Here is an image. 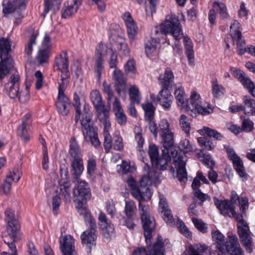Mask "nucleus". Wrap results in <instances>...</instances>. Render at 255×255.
Returning <instances> with one entry per match:
<instances>
[{
	"instance_id": "obj_51",
	"label": "nucleus",
	"mask_w": 255,
	"mask_h": 255,
	"mask_svg": "<svg viewBox=\"0 0 255 255\" xmlns=\"http://www.w3.org/2000/svg\"><path fill=\"white\" fill-rule=\"evenodd\" d=\"M103 91L107 96V101L108 104L110 105L111 102L113 99L114 93L112 89L111 86L106 81H104L102 84Z\"/></svg>"
},
{
	"instance_id": "obj_29",
	"label": "nucleus",
	"mask_w": 255,
	"mask_h": 255,
	"mask_svg": "<svg viewBox=\"0 0 255 255\" xmlns=\"http://www.w3.org/2000/svg\"><path fill=\"white\" fill-rule=\"evenodd\" d=\"M169 152L167 149H163L162 155L155 159V162H152V165L159 170L166 169L168 163L170 161L172 156L171 155H170Z\"/></svg>"
},
{
	"instance_id": "obj_26",
	"label": "nucleus",
	"mask_w": 255,
	"mask_h": 255,
	"mask_svg": "<svg viewBox=\"0 0 255 255\" xmlns=\"http://www.w3.org/2000/svg\"><path fill=\"white\" fill-rule=\"evenodd\" d=\"M55 106L59 113L63 116H67L70 108V100L65 95H58Z\"/></svg>"
},
{
	"instance_id": "obj_62",
	"label": "nucleus",
	"mask_w": 255,
	"mask_h": 255,
	"mask_svg": "<svg viewBox=\"0 0 255 255\" xmlns=\"http://www.w3.org/2000/svg\"><path fill=\"white\" fill-rule=\"evenodd\" d=\"M240 210L241 213L240 214L243 215L244 217V214H246V210L249 208V202L248 199L247 197H241V199L239 201Z\"/></svg>"
},
{
	"instance_id": "obj_27",
	"label": "nucleus",
	"mask_w": 255,
	"mask_h": 255,
	"mask_svg": "<svg viewBox=\"0 0 255 255\" xmlns=\"http://www.w3.org/2000/svg\"><path fill=\"white\" fill-rule=\"evenodd\" d=\"M174 76L173 72L169 68H166L163 74L158 77L159 84L161 89H169L174 83Z\"/></svg>"
},
{
	"instance_id": "obj_23",
	"label": "nucleus",
	"mask_w": 255,
	"mask_h": 255,
	"mask_svg": "<svg viewBox=\"0 0 255 255\" xmlns=\"http://www.w3.org/2000/svg\"><path fill=\"white\" fill-rule=\"evenodd\" d=\"M54 66L57 67V70L62 73L70 72L69 71V60L67 52L63 51L57 55L54 60Z\"/></svg>"
},
{
	"instance_id": "obj_44",
	"label": "nucleus",
	"mask_w": 255,
	"mask_h": 255,
	"mask_svg": "<svg viewBox=\"0 0 255 255\" xmlns=\"http://www.w3.org/2000/svg\"><path fill=\"white\" fill-rule=\"evenodd\" d=\"M174 95L178 106L180 107L182 110H183L185 106L186 105V102L187 100L183 88H179L176 89L174 92Z\"/></svg>"
},
{
	"instance_id": "obj_35",
	"label": "nucleus",
	"mask_w": 255,
	"mask_h": 255,
	"mask_svg": "<svg viewBox=\"0 0 255 255\" xmlns=\"http://www.w3.org/2000/svg\"><path fill=\"white\" fill-rule=\"evenodd\" d=\"M189 255H211L210 249L205 245H196L189 247Z\"/></svg>"
},
{
	"instance_id": "obj_45",
	"label": "nucleus",
	"mask_w": 255,
	"mask_h": 255,
	"mask_svg": "<svg viewBox=\"0 0 255 255\" xmlns=\"http://www.w3.org/2000/svg\"><path fill=\"white\" fill-rule=\"evenodd\" d=\"M225 88L218 84V81L215 80L212 84V93L214 98H220L224 93Z\"/></svg>"
},
{
	"instance_id": "obj_56",
	"label": "nucleus",
	"mask_w": 255,
	"mask_h": 255,
	"mask_svg": "<svg viewBox=\"0 0 255 255\" xmlns=\"http://www.w3.org/2000/svg\"><path fill=\"white\" fill-rule=\"evenodd\" d=\"M202 130H203L208 136L213 137L216 139L221 140L223 138V135L220 133L218 132L217 130L211 129L208 127H203Z\"/></svg>"
},
{
	"instance_id": "obj_1",
	"label": "nucleus",
	"mask_w": 255,
	"mask_h": 255,
	"mask_svg": "<svg viewBox=\"0 0 255 255\" xmlns=\"http://www.w3.org/2000/svg\"><path fill=\"white\" fill-rule=\"evenodd\" d=\"M215 205L218 209L220 213L225 217H233L238 222V233L243 246L247 252L251 253L253 252V239L252 233L248 223L243 219L242 214H238L235 211L234 204L228 200H219L214 197Z\"/></svg>"
},
{
	"instance_id": "obj_24",
	"label": "nucleus",
	"mask_w": 255,
	"mask_h": 255,
	"mask_svg": "<svg viewBox=\"0 0 255 255\" xmlns=\"http://www.w3.org/2000/svg\"><path fill=\"white\" fill-rule=\"evenodd\" d=\"M98 219L100 221L99 226L103 231L104 237L107 239H110L114 231L113 225L108 222L105 214L102 212L100 213Z\"/></svg>"
},
{
	"instance_id": "obj_15",
	"label": "nucleus",
	"mask_w": 255,
	"mask_h": 255,
	"mask_svg": "<svg viewBox=\"0 0 255 255\" xmlns=\"http://www.w3.org/2000/svg\"><path fill=\"white\" fill-rule=\"evenodd\" d=\"M127 183L131 190L132 195L136 199H150L151 194L146 189L140 188L139 185L137 186L136 181L132 177L128 179Z\"/></svg>"
},
{
	"instance_id": "obj_43",
	"label": "nucleus",
	"mask_w": 255,
	"mask_h": 255,
	"mask_svg": "<svg viewBox=\"0 0 255 255\" xmlns=\"http://www.w3.org/2000/svg\"><path fill=\"white\" fill-rule=\"evenodd\" d=\"M71 183L69 181H64L62 184L60 185V191L66 203L71 201Z\"/></svg>"
},
{
	"instance_id": "obj_41",
	"label": "nucleus",
	"mask_w": 255,
	"mask_h": 255,
	"mask_svg": "<svg viewBox=\"0 0 255 255\" xmlns=\"http://www.w3.org/2000/svg\"><path fill=\"white\" fill-rule=\"evenodd\" d=\"M70 77V72L62 73L61 79L58 81V95H65L64 91L69 84V78Z\"/></svg>"
},
{
	"instance_id": "obj_6",
	"label": "nucleus",
	"mask_w": 255,
	"mask_h": 255,
	"mask_svg": "<svg viewBox=\"0 0 255 255\" xmlns=\"http://www.w3.org/2000/svg\"><path fill=\"white\" fill-rule=\"evenodd\" d=\"M74 201L80 215L88 213L86 211L87 201L91 198V189L88 183L80 181L73 189Z\"/></svg>"
},
{
	"instance_id": "obj_42",
	"label": "nucleus",
	"mask_w": 255,
	"mask_h": 255,
	"mask_svg": "<svg viewBox=\"0 0 255 255\" xmlns=\"http://www.w3.org/2000/svg\"><path fill=\"white\" fill-rule=\"evenodd\" d=\"M130 103H136L137 105L140 104L141 96L138 88L135 86H132L128 91Z\"/></svg>"
},
{
	"instance_id": "obj_37",
	"label": "nucleus",
	"mask_w": 255,
	"mask_h": 255,
	"mask_svg": "<svg viewBox=\"0 0 255 255\" xmlns=\"http://www.w3.org/2000/svg\"><path fill=\"white\" fill-rule=\"evenodd\" d=\"M61 2L62 0H44V10L41 15L45 17L50 9H53L54 11L58 10Z\"/></svg>"
},
{
	"instance_id": "obj_39",
	"label": "nucleus",
	"mask_w": 255,
	"mask_h": 255,
	"mask_svg": "<svg viewBox=\"0 0 255 255\" xmlns=\"http://www.w3.org/2000/svg\"><path fill=\"white\" fill-rule=\"evenodd\" d=\"M159 42L154 39H149L144 42L145 53L148 57H152L156 53V48Z\"/></svg>"
},
{
	"instance_id": "obj_63",
	"label": "nucleus",
	"mask_w": 255,
	"mask_h": 255,
	"mask_svg": "<svg viewBox=\"0 0 255 255\" xmlns=\"http://www.w3.org/2000/svg\"><path fill=\"white\" fill-rule=\"evenodd\" d=\"M116 119L118 124L123 126L127 123V116L124 113V110L114 113Z\"/></svg>"
},
{
	"instance_id": "obj_7",
	"label": "nucleus",
	"mask_w": 255,
	"mask_h": 255,
	"mask_svg": "<svg viewBox=\"0 0 255 255\" xmlns=\"http://www.w3.org/2000/svg\"><path fill=\"white\" fill-rule=\"evenodd\" d=\"M159 29L162 34H170L175 40L183 37L181 24L175 15H167L164 21L160 25Z\"/></svg>"
},
{
	"instance_id": "obj_33",
	"label": "nucleus",
	"mask_w": 255,
	"mask_h": 255,
	"mask_svg": "<svg viewBox=\"0 0 255 255\" xmlns=\"http://www.w3.org/2000/svg\"><path fill=\"white\" fill-rule=\"evenodd\" d=\"M24 0H7L3 2V12L9 14L12 12L16 8L23 7L25 4Z\"/></svg>"
},
{
	"instance_id": "obj_19",
	"label": "nucleus",
	"mask_w": 255,
	"mask_h": 255,
	"mask_svg": "<svg viewBox=\"0 0 255 255\" xmlns=\"http://www.w3.org/2000/svg\"><path fill=\"white\" fill-rule=\"evenodd\" d=\"M19 76L18 74H14L10 77L9 82L5 84V88L9 97L12 99H18L19 96Z\"/></svg>"
},
{
	"instance_id": "obj_47",
	"label": "nucleus",
	"mask_w": 255,
	"mask_h": 255,
	"mask_svg": "<svg viewBox=\"0 0 255 255\" xmlns=\"http://www.w3.org/2000/svg\"><path fill=\"white\" fill-rule=\"evenodd\" d=\"M128 37L130 42H132L137 33L138 27L135 22H133L126 25Z\"/></svg>"
},
{
	"instance_id": "obj_17",
	"label": "nucleus",
	"mask_w": 255,
	"mask_h": 255,
	"mask_svg": "<svg viewBox=\"0 0 255 255\" xmlns=\"http://www.w3.org/2000/svg\"><path fill=\"white\" fill-rule=\"evenodd\" d=\"M226 150L230 159L232 161L234 169L241 177L244 178L245 180H247V174L245 172L243 162L240 157L237 155L234 149L231 147H227Z\"/></svg>"
},
{
	"instance_id": "obj_57",
	"label": "nucleus",
	"mask_w": 255,
	"mask_h": 255,
	"mask_svg": "<svg viewBox=\"0 0 255 255\" xmlns=\"http://www.w3.org/2000/svg\"><path fill=\"white\" fill-rule=\"evenodd\" d=\"M179 147L184 154L193 150V145L187 139H184L180 141Z\"/></svg>"
},
{
	"instance_id": "obj_8",
	"label": "nucleus",
	"mask_w": 255,
	"mask_h": 255,
	"mask_svg": "<svg viewBox=\"0 0 255 255\" xmlns=\"http://www.w3.org/2000/svg\"><path fill=\"white\" fill-rule=\"evenodd\" d=\"M84 220L88 229L84 232L81 236L82 243L87 246L89 251L91 246H95L97 235V225L95 219L92 217L89 213L83 214Z\"/></svg>"
},
{
	"instance_id": "obj_58",
	"label": "nucleus",
	"mask_w": 255,
	"mask_h": 255,
	"mask_svg": "<svg viewBox=\"0 0 255 255\" xmlns=\"http://www.w3.org/2000/svg\"><path fill=\"white\" fill-rule=\"evenodd\" d=\"M112 147L114 149L118 151H121L123 149V138L119 134H116L114 135Z\"/></svg>"
},
{
	"instance_id": "obj_16",
	"label": "nucleus",
	"mask_w": 255,
	"mask_h": 255,
	"mask_svg": "<svg viewBox=\"0 0 255 255\" xmlns=\"http://www.w3.org/2000/svg\"><path fill=\"white\" fill-rule=\"evenodd\" d=\"M240 24L236 20L233 21L231 26L230 29L231 31H234V36L236 41L238 47V52L239 54L242 55L247 51V48L245 47V41L242 38V32L240 29Z\"/></svg>"
},
{
	"instance_id": "obj_40",
	"label": "nucleus",
	"mask_w": 255,
	"mask_h": 255,
	"mask_svg": "<svg viewBox=\"0 0 255 255\" xmlns=\"http://www.w3.org/2000/svg\"><path fill=\"white\" fill-rule=\"evenodd\" d=\"M135 202L130 200H125V213L127 218L133 219L136 212Z\"/></svg>"
},
{
	"instance_id": "obj_20",
	"label": "nucleus",
	"mask_w": 255,
	"mask_h": 255,
	"mask_svg": "<svg viewBox=\"0 0 255 255\" xmlns=\"http://www.w3.org/2000/svg\"><path fill=\"white\" fill-rule=\"evenodd\" d=\"M60 249L63 255H75L74 240L71 235H66L60 239Z\"/></svg>"
},
{
	"instance_id": "obj_30",
	"label": "nucleus",
	"mask_w": 255,
	"mask_h": 255,
	"mask_svg": "<svg viewBox=\"0 0 255 255\" xmlns=\"http://www.w3.org/2000/svg\"><path fill=\"white\" fill-rule=\"evenodd\" d=\"M69 154L70 160L82 159L81 149L75 137L69 140Z\"/></svg>"
},
{
	"instance_id": "obj_38",
	"label": "nucleus",
	"mask_w": 255,
	"mask_h": 255,
	"mask_svg": "<svg viewBox=\"0 0 255 255\" xmlns=\"http://www.w3.org/2000/svg\"><path fill=\"white\" fill-rule=\"evenodd\" d=\"M243 103L245 114L249 115H255V100L249 96H246L244 97Z\"/></svg>"
},
{
	"instance_id": "obj_12",
	"label": "nucleus",
	"mask_w": 255,
	"mask_h": 255,
	"mask_svg": "<svg viewBox=\"0 0 255 255\" xmlns=\"http://www.w3.org/2000/svg\"><path fill=\"white\" fill-rule=\"evenodd\" d=\"M107 52H111L108 46L103 43H100L96 49L95 53V72L98 79H100L102 71L104 67V57L107 55Z\"/></svg>"
},
{
	"instance_id": "obj_52",
	"label": "nucleus",
	"mask_w": 255,
	"mask_h": 255,
	"mask_svg": "<svg viewBox=\"0 0 255 255\" xmlns=\"http://www.w3.org/2000/svg\"><path fill=\"white\" fill-rule=\"evenodd\" d=\"M213 7L216 10H218L221 16L223 18H227L229 16L227 12V8L224 3L222 2H214Z\"/></svg>"
},
{
	"instance_id": "obj_61",
	"label": "nucleus",
	"mask_w": 255,
	"mask_h": 255,
	"mask_svg": "<svg viewBox=\"0 0 255 255\" xmlns=\"http://www.w3.org/2000/svg\"><path fill=\"white\" fill-rule=\"evenodd\" d=\"M197 140L200 145L204 148H206L208 150H212L215 147L214 144L204 137H199Z\"/></svg>"
},
{
	"instance_id": "obj_50",
	"label": "nucleus",
	"mask_w": 255,
	"mask_h": 255,
	"mask_svg": "<svg viewBox=\"0 0 255 255\" xmlns=\"http://www.w3.org/2000/svg\"><path fill=\"white\" fill-rule=\"evenodd\" d=\"M233 71L234 76L237 78L243 86L247 85L248 82H250L251 79L245 75L243 71L235 68Z\"/></svg>"
},
{
	"instance_id": "obj_9",
	"label": "nucleus",
	"mask_w": 255,
	"mask_h": 255,
	"mask_svg": "<svg viewBox=\"0 0 255 255\" xmlns=\"http://www.w3.org/2000/svg\"><path fill=\"white\" fill-rule=\"evenodd\" d=\"M186 105L183 110L190 112V115L192 117L193 114L196 115V112L203 115H208L213 112L210 107L206 108L203 106L200 95L195 92L192 93L190 99L187 100Z\"/></svg>"
},
{
	"instance_id": "obj_55",
	"label": "nucleus",
	"mask_w": 255,
	"mask_h": 255,
	"mask_svg": "<svg viewBox=\"0 0 255 255\" xmlns=\"http://www.w3.org/2000/svg\"><path fill=\"white\" fill-rule=\"evenodd\" d=\"M148 153L151 163L155 162V159L159 157L158 148L154 144L152 143L149 145Z\"/></svg>"
},
{
	"instance_id": "obj_36",
	"label": "nucleus",
	"mask_w": 255,
	"mask_h": 255,
	"mask_svg": "<svg viewBox=\"0 0 255 255\" xmlns=\"http://www.w3.org/2000/svg\"><path fill=\"white\" fill-rule=\"evenodd\" d=\"M72 167V175L74 178L77 179L82 174L83 169V159H76L70 160Z\"/></svg>"
},
{
	"instance_id": "obj_48",
	"label": "nucleus",
	"mask_w": 255,
	"mask_h": 255,
	"mask_svg": "<svg viewBox=\"0 0 255 255\" xmlns=\"http://www.w3.org/2000/svg\"><path fill=\"white\" fill-rule=\"evenodd\" d=\"M38 34L33 33L30 37L29 40L25 47L24 54L27 57H30L33 51V46L36 44V39Z\"/></svg>"
},
{
	"instance_id": "obj_64",
	"label": "nucleus",
	"mask_w": 255,
	"mask_h": 255,
	"mask_svg": "<svg viewBox=\"0 0 255 255\" xmlns=\"http://www.w3.org/2000/svg\"><path fill=\"white\" fill-rule=\"evenodd\" d=\"M122 172L124 174L132 173L136 170L134 166H131L130 163L127 161H123L121 165Z\"/></svg>"
},
{
	"instance_id": "obj_34",
	"label": "nucleus",
	"mask_w": 255,
	"mask_h": 255,
	"mask_svg": "<svg viewBox=\"0 0 255 255\" xmlns=\"http://www.w3.org/2000/svg\"><path fill=\"white\" fill-rule=\"evenodd\" d=\"M13 67L12 59L0 58V81L3 79Z\"/></svg>"
},
{
	"instance_id": "obj_14",
	"label": "nucleus",
	"mask_w": 255,
	"mask_h": 255,
	"mask_svg": "<svg viewBox=\"0 0 255 255\" xmlns=\"http://www.w3.org/2000/svg\"><path fill=\"white\" fill-rule=\"evenodd\" d=\"M161 173L154 169H150L146 175H143L139 182L140 188L146 189L151 194L149 186L152 183L157 186L160 182V177Z\"/></svg>"
},
{
	"instance_id": "obj_53",
	"label": "nucleus",
	"mask_w": 255,
	"mask_h": 255,
	"mask_svg": "<svg viewBox=\"0 0 255 255\" xmlns=\"http://www.w3.org/2000/svg\"><path fill=\"white\" fill-rule=\"evenodd\" d=\"M169 127V123L166 119L160 120L158 124V132L159 135L166 134V133L171 131Z\"/></svg>"
},
{
	"instance_id": "obj_5",
	"label": "nucleus",
	"mask_w": 255,
	"mask_h": 255,
	"mask_svg": "<svg viewBox=\"0 0 255 255\" xmlns=\"http://www.w3.org/2000/svg\"><path fill=\"white\" fill-rule=\"evenodd\" d=\"M137 200L139 202V211L144 230L145 242L147 246H150L151 243V239L155 227V220L150 215L149 206L142 203L143 201H147L149 200H144L142 198Z\"/></svg>"
},
{
	"instance_id": "obj_59",
	"label": "nucleus",
	"mask_w": 255,
	"mask_h": 255,
	"mask_svg": "<svg viewBox=\"0 0 255 255\" xmlns=\"http://www.w3.org/2000/svg\"><path fill=\"white\" fill-rule=\"evenodd\" d=\"M192 221L195 227L201 232L205 233L207 231L206 225L201 220L196 218L192 217Z\"/></svg>"
},
{
	"instance_id": "obj_13",
	"label": "nucleus",
	"mask_w": 255,
	"mask_h": 255,
	"mask_svg": "<svg viewBox=\"0 0 255 255\" xmlns=\"http://www.w3.org/2000/svg\"><path fill=\"white\" fill-rule=\"evenodd\" d=\"M161 236H158L157 241L153 246L146 251L144 247H139L135 249L132 255H165L164 254L163 243Z\"/></svg>"
},
{
	"instance_id": "obj_18",
	"label": "nucleus",
	"mask_w": 255,
	"mask_h": 255,
	"mask_svg": "<svg viewBox=\"0 0 255 255\" xmlns=\"http://www.w3.org/2000/svg\"><path fill=\"white\" fill-rule=\"evenodd\" d=\"M31 123V115L28 113L23 117L21 124L18 127V134L25 142H27L29 140L30 127Z\"/></svg>"
},
{
	"instance_id": "obj_11",
	"label": "nucleus",
	"mask_w": 255,
	"mask_h": 255,
	"mask_svg": "<svg viewBox=\"0 0 255 255\" xmlns=\"http://www.w3.org/2000/svg\"><path fill=\"white\" fill-rule=\"evenodd\" d=\"M90 99L94 105L99 120L109 118V111L105 106L99 91L93 90L90 93Z\"/></svg>"
},
{
	"instance_id": "obj_54",
	"label": "nucleus",
	"mask_w": 255,
	"mask_h": 255,
	"mask_svg": "<svg viewBox=\"0 0 255 255\" xmlns=\"http://www.w3.org/2000/svg\"><path fill=\"white\" fill-rule=\"evenodd\" d=\"M179 124L182 130L186 133H189L190 130V125L188 117L184 115H182L179 120Z\"/></svg>"
},
{
	"instance_id": "obj_10",
	"label": "nucleus",
	"mask_w": 255,
	"mask_h": 255,
	"mask_svg": "<svg viewBox=\"0 0 255 255\" xmlns=\"http://www.w3.org/2000/svg\"><path fill=\"white\" fill-rule=\"evenodd\" d=\"M5 221L7 223L6 233L10 239L14 240L20 231V226L14 211L10 209L6 210Z\"/></svg>"
},
{
	"instance_id": "obj_31",
	"label": "nucleus",
	"mask_w": 255,
	"mask_h": 255,
	"mask_svg": "<svg viewBox=\"0 0 255 255\" xmlns=\"http://www.w3.org/2000/svg\"><path fill=\"white\" fill-rule=\"evenodd\" d=\"M51 49V46L39 49L35 57V61L39 65L48 63Z\"/></svg>"
},
{
	"instance_id": "obj_32",
	"label": "nucleus",
	"mask_w": 255,
	"mask_h": 255,
	"mask_svg": "<svg viewBox=\"0 0 255 255\" xmlns=\"http://www.w3.org/2000/svg\"><path fill=\"white\" fill-rule=\"evenodd\" d=\"M11 46V42L8 38H0V58L12 59L9 54Z\"/></svg>"
},
{
	"instance_id": "obj_22",
	"label": "nucleus",
	"mask_w": 255,
	"mask_h": 255,
	"mask_svg": "<svg viewBox=\"0 0 255 255\" xmlns=\"http://www.w3.org/2000/svg\"><path fill=\"white\" fill-rule=\"evenodd\" d=\"M83 0H68L64 3L62 17L69 18L76 13Z\"/></svg>"
},
{
	"instance_id": "obj_2",
	"label": "nucleus",
	"mask_w": 255,
	"mask_h": 255,
	"mask_svg": "<svg viewBox=\"0 0 255 255\" xmlns=\"http://www.w3.org/2000/svg\"><path fill=\"white\" fill-rule=\"evenodd\" d=\"M73 106L75 109V123H77L80 120L82 128V131L84 140L91 144L96 148L101 145L98 133L95 131L92 124V113L89 109L88 105H84L82 111H81V103L79 95L75 92L73 95Z\"/></svg>"
},
{
	"instance_id": "obj_25",
	"label": "nucleus",
	"mask_w": 255,
	"mask_h": 255,
	"mask_svg": "<svg viewBox=\"0 0 255 255\" xmlns=\"http://www.w3.org/2000/svg\"><path fill=\"white\" fill-rule=\"evenodd\" d=\"M104 126L103 136L104 137V146L106 152H109L112 147V138L109 133L111 128L110 119H105L100 121Z\"/></svg>"
},
{
	"instance_id": "obj_60",
	"label": "nucleus",
	"mask_w": 255,
	"mask_h": 255,
	"mask_svg": "<svg viewBox=\"0 0 255 255\" xmlns=\"http://www.w3.org/2000/svg\"><path fill=\"white\" fill-rule=\"evenodd\" d=\"M160 211L162 214V217L164 221L169 224L173 225L174 219L170 208L160 210Z\"/></svg>"
},
{
	"instance_id": "obj_21",
	"label": "nucleus",
	"mask_w": 255,
	"mask_h": 255,
	"mask_svg": "<svg viewBox=\"0 0 255 255\" xmlns=\"http://www.w3.org/2000/svg\"><path fill=\"white\" fill-rule=\"evenodd\" d=\"M113 79L114 81L115 90L119 96L126 89L127 80L122 71L115 69L113 72Z\"/></svg>"
},
{
	"instance_id": "obj_4",
	"label": "nucleus",
	"mask_w": 255,
	"mask_h": 255,
	"mask_svg": "<svg viewBox=\"0 0 255 255\" xmlns=\"http://www.w3.org/2000/svg\"><path fill=\"white\" fill-rule=\"evenodd\" d=\"M163 143L164 149L171 151L172 157L177 168V178L180 182H185L187 180V172L185 168L186 162L183 159L182 156L178 154L176 150H172L174 144V136L172 131L160 135Z\"/></svg>"
},
{
	"instance_id": "obj_46",
	"label": "nucleus",
	"mask_w": 255,
	"mask_h": 255,
	"mask_svg": "<svg viewBox=\"0 0 255 255\" xmlns=\"http://www.w3.org/2000/svg\"><path fill=\"white\" fill-rule=\"evenodd\" d=\"M142 107L144 111L145 120L154 119L155 108L153 104L150 103H147L142 105Z\"/></svg>"
},
{
	"instance_id": "obj_49",
	"label": "nucleus",
	"mask_w": 255,
	"mask_h": 255,
	"mask_svg": "<svg viewBox=\"0 0 255 255\" xmlns=\"http://www.w3.org/2000/svg\"><path fill=\"white\" fill-rule=\"evenodd\" d=\"M124 69L127 75H135L136 71L135 61L133 59L128 60L124 65Z\"/></svg>"
},
{
	"instance_id": "obj_28",
	"label": "nucleus",
	"mask_w": 255,
	"mask_h": 255,
	"mask_svg": "<svg viewBox=\"0 0 255 255\" xmlns=\"http://www.w3.org/2000/svg\"><path fill=\"white\" fill-rule=\"evenodd\" d=\"M173 96L168 89H161L157 95V101L164 109L170 108Z\"/></svg>"
},
{
	"instance_id": "obj_3",
	"label": "nucleus",
	"mask_w": 255,
	"mask_h": 255,
	"mask_svg": "<svg viewBox=\"0 0 255 255\" xmlns=\"http://www.w3.org/2000/svg\"><path fill=\"white\" fill-rule=\"evenodd\" d=\"M213 245L222 255H243L244 252L235 236H230L227 241H225L224 236L218 230L212 232Z\"/></svg>"
}]
</instances>
